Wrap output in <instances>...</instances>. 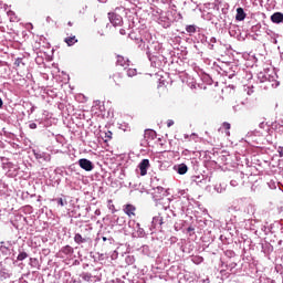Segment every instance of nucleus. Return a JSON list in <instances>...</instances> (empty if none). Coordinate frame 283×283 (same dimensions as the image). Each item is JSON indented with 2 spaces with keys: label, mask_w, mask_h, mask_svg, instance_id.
Here are the masks:
<instances>
[{
  "label": "nucleus",
  "mask_w": 283,
  "mask_h": 283,
  "mask_svg": "<svg viewBox=\"0 0 283 283\" xmlns=\"http://www.w3.org/2000/svg\"><path fill=\"white\" fill-rule=\"evenodd\" d=\"M127 84V77L120 73L116 72L108 76L107 85L109 87H123V85Z\"/></svg>",
  "instance_id": "obj_1"
},
{
  "label": "nucleus",
  "mask_w": 283,
  "mask_h": 283,
  "mask_svg": "<svg viewBox=\"0 0 283 283\" xmlns=\"http://www.w3.org/2000/svg\"><path fill=\"white\" fill-rule=\"evenodd\" d=\"M108 20L114 28L123 25V17L116 12H108Z\"/></svg>",
  "instance_id": "obj_2"
},
{
  "label": "nucleus",
  "mask_w": 283,
  "mask_h": 283,
  "mask_svg": "<svg viewBox=\"0 0 283 283\" xmlns=\"http://www.w3.org/2000/svg\"><path fill=\"white\" fill-rule=\"evenodd\" d=\"M78 165L81 169H84V171H93L94 170V164L90 161V159L82 158L78 160Z\"/></svg>",
  "instance_id": "obj_3"
},
{
  "label": "nucleus",
  "mask_w": 283,
  "mask_h": 283,
  "mask_svg": "<svg viewBox=\"0 0 283 283\" xmlns=\"http://www.w3.org/2000/svg\"><path fill=\"white\" fill-rule=\"evenodd\" d=\"M123 211H124V213H126V216H128V218L136 217V206H134L132 203L125 205L123 207Z\"/></svg>",
  "instance_id": "obj_4"
},
{
  "label": "nucleus",
  "mask_w": 283,
  "mask_h": 283,
  "mask_svg": "<svg viewBox=\"0 0 283 283\" xmlns=\"http://www.w3.org/2000/svg\"><path fill=\"white\" fill-rule=\"evenodd\" d=\"M149 167H151L149 159H143L138 165L140 176H145L147 174V170L149 169Z\"/></svg>",
  "instance_id": "obj_5"
},
{
  "label": "nucleus",
  "mask_w": 283,
  "mask_h": 283,
  "mask_svg": "<svg viewBox=\"0 0 283 283\" xmlns=\"http://www.w3.org/2000/svg\"><path fill=\"white\" fill-rule=\"evenodd\" d=\"M74 242H76V244H84V242H92V237L90 235L83 237L81 233H76L74 235Z\"/></svg>",
  "instance_id": "obj_6"
},
{
  "label": "nucleus",
  "mask_w": 283,
  "mask_h": 283,
  "mask_svg": "<svg viewBox=\"0 0 283 283\" xmlns=\"http://www.w3.org/2000/svg\"><path fill=\"white\" fill-rule=\"evenodd\" d=\"M272 23H283V14L281 12H275L271 15Z\"/></svg>",
  "instance_id": "obj_7"
},
{
  "label": "nucleus",
  "mask_w": 283,
  "mask_h": 283,
  "mask_svg": "<svg viewBox=\"0 0 283 283\" xmlns=\"http://www.w3.org/2000/svg\"><path fill=\"white\" fill-rule=\"evenodd\" d=\"M244 19H247V13L244 12V9L238 8L237 9L235 20L237 21H244Z\"/></svg>",
  "instance_id": "obj_8"
},
{
  "label": "nucleus",
  "mask_w": 283,
  "mask_h": 283,
  "mask_svg": "<svg viewBox=\"0 0 283 283\" xmlns=\"http://www.w3.org/2000/svg\"><path fill=\"white\" fill-rule=\"evenodd\" d=\"M116 64L120 65V67H127L129 66V60H126L123 55H117Z\"/></svg>",
  "instance_id": "obj_9"
},
{
  "label": "nucleus",
  "mask_w": 283,
  "mask_h": 283,
  "mask_svg": "<svg viewBox=\"0 0 283 283\" xmlns=\"http://www.w3.org/2000/svg\"><path fill=\"white\" fill-rule=\"evenodd\" d=\"M64 42L71 48V45L78 43V39H76V35H73V36L65 38Z\"/></svg>",
  "instance_id": "obj_10"
},
{
  "label": "nucleus",
  "mask_w": 283,
  "mask_h": 283,
  "mask_svg": "<svg viewBox=\"0 0 283 283\" xmlns=\"http://www.w3.org/2000/svg\"><path fill=\"white\" fill-rule=\"evenodd\" d=\"M187 171H189V168L187 167V165H185V164L179 165L178 174L180 176H185V174H187Z\"/></svg>",
  "instance_id": "obj_11"
},
{
  "label": "nucleus",
  "mask_w": 283,
  "mask_h": 283,
  "mask_svg": "<svg viewBox=\"0 0 283 283\" xmlns=\"http://www.w3.org/2000/svg\"><path fill=\"white\" fill-rule=\"evenodd\" d=\"M222 127H223V129H224L226 136H231V132H230V129H231V124L224 122V123L222 124Z\"/></svg>",
  "instance_id": "obj_12"
},
{
  "label": "nucleus",
  "mask_w": 283,
  "mask_h": 283,
  "mask_svg": "<svg viewBox=\"0 0 283 283\" xmlns=\"http://www.w3.org/2000/svg\"><path fill=\"white\" fill-rule=\"evenodd\" d=\"M186 31L188 32V34H196V25L193 24L187 25Z\"/></svg>",
  "instance_id": "obj_13"
},
{
  "label": "nucleus",
  "mask_w": 283,
  "mask_h": 283,
  "mask_svg": "<svg viewBox=\"0 0 283 283\" xmlns=\"http://www.w3.org/2000/svg\"><path fill=\"white\" fill-rule=\"evenodd\" d=\"M126 74L132 78L133 76H136L138 74V71H136V69H128L126 71Z\"/></svg>",
  "instance_id": "obj_14"
},
{
  "label": "nucleus",
  "mask_w": 283,
  "mask_h": 283,
  "mask_svg": "<svg viewBox=\"0 0 283 283\" xmlns=\"http://www.w3.org/2000/svg\"><path fill=\"white\" fill-rule=\"evenodd\" d=\"M113 133L112 130H107L104 136V143H109L112 140Z\"/></svg>",
  "instance_id": "obj_15"
},
{
  "label": "nucleus",
  "mask_w": 283,
  "mask_h": 283,
  "mask_svg": "<svg viewBox=\"0 0 283 283\" xmlns=\"http://www.w3.org/2000/svg\"><path fill=\"white\" fill-rule=\"evenodd\" d=\"M25 258H28V254L25 252H20L17 260L19 262H23V260H25Z\"/></svg>",
  "instance_id": "obj_16"
},
{
  "label": "nucleus",
  "mask_w": 283,
  "mask_h": 283,
  "mask_svg": "<svg viewBox=\"0 0 283 283\" xmlns=\"http://www.w3.org/2000/svg\"><path fill=\"white\" fill-rule=\"evenodd\" d=\"M14 65H15V67H21V65H23V59L18 57V59L14 61Z\"/></svg>",
  "instance_id": "obj_17"
},
{
  "label": "nucleus",
  "mask_w": 283,
  "mask_h": 283,
  "mask_svg": "<svg viewBox=\"0 0 283 283\" xmlns=\"http://www.w3.org/2000/svg\"><path fill=\"white\" fill-rule=\"evenodd\" d=\"M108 208L111 209L112 213H116V207L112 203V199L108 200Z\"/></svg>",
  "instance_id": "obj_18"
},
{
  "label": "nucleus",
  "mask_w": 283,
  "mask_h": 283,
  "mask_svg": "<svg viewBox=\"0 0 283 283\" xmlns=\"http://www.w3.org/2000/svg\"><path fill=\"white\" fill-rule=\"evenodd\" d=\"M62 251H63V253H72V247L66 245V247L63 248Z\"/></svg>",
  "instance_id": "obj_19"
},
{
  "label": "nucleus",
  "mask_w": 283,
  "mask_h": 283,
  "mask_svg": "<svg viewBox=\"0 0 283 283\" xmlns=\"http://www.w3.org/2000/svg\"><path fill=\"white\" fill-rule=\"evenodd\" d=\"M277 154H279L280 158H283V147L282 146H280L277 148Z\"/></svg>",
  "instance_id": "obj_20"
},
{
  "label": "nucleus",
  "mask_w": 283,
  "mask_h": 283,
  "mask_svg": "<svg viewBox=\"0 0 283 283\" xmlns=\"http://www.w3.org/2000/svg\"><path fill=\"white\" fill-rule=\"evenodd\" d=\"M57 203L60 207H65V201H63V198L57 199Z\"/></svg>",
  "instance_id": "obj_21"
},
{
  "label": "nucleus",
  "mask_w": 283,
  "mask_h": 283,
  "mask_svg": "<svg viewBox=\"0 0 283 283\" xmlns=\"http://www.w3.org/2000/svg\"><path fill=\"white\" fill-rule=\"evenodd\" d=\"M174 125V120L172 119H168L167 120V127H172Z\"/></svg>",
  "instance_id": "obj_22"
},
{
  "label": "nucleus",
  "mask_w": 283,
  "mask_h": 283,
  "mask_svg": "<svg viewBox=\"0 0 283 283\" xmlns=\"http://www.w3.org/2000/svg\"><path fill=\"white\" fill-rule=\"evenodd\" d=\"M30 129H36V123L30 124Z\"/></svg>",
  "instance_id": "obj_23"
},
{
  "label": "nucleus",
  "mask_w": 283,
  "mask_h": 283,
  "mask_svg": "<svg viewBox=\"0 0 283 283\" xmlns=\"http://www.w3.org/2000/svg\"><path fill=\"white\" fill-rule=\"evenodd\" d=\"M67 25H69L70 28H72V27L74 25V23H72V21H69V22H67Z\"/></svg>",
  "instance_id": "obj_24"
},
{
  "label": "nucleus",
  "mask_w": 283,
  "mask_h": 283,
  "mask_svg": "<svg viewBox=\"0 0 283 283\" xmlns=\"http://www.w3.org/2000/svg\"><path fill=\"white\" fill-rule=\"evenodd\" d=\"M119 34H125V29H120Z\"/></svg>",
  "instance_id": "obj_25"
},
{
  "label": "nucleus",
  "mask_w": 283,
  "mask_h": 283,
  "mask_svg": "<svg viewBox=\"0 0 283 283\" xmlns=\"http://www.w3.org/2000/svg\"><path fill=\"white\" fill-rule=\"evenodd\" d=\"M3 107V99L0 98V108Z\"/></svg>",
  "instance_id": "obj_26"
},
{
  "label": "nucleus",
  "mask_w": 283,
  "mask_h": 283,
  "mask_svg": "<svg viewBox=\"0 0 283 283\" xmlns=\"http://www.w3.org/2000/svg\"><path fill=\"white\" fill-rule=\"evenodd\" d=\"M191 231H193V228L189 227V228L187 229V232L189 233V232H191Z\"/></svg>",
  "instance_id": "obj_27"
},
{
  "label": "nucleus",
  "mask_w": 283,
  "mask_h": 283,
  "mask_svg": "<svg viewBox=\"0 0 283 283\" xmlns=\"http://www.w3.org/2000/svg\"><path fill=\"white\" fill-rule=\"evenodd\" d=\"M103 242H107V237H103Z\"/></svg>",
  "instance_id": "obj_28"
}]
</instances>
